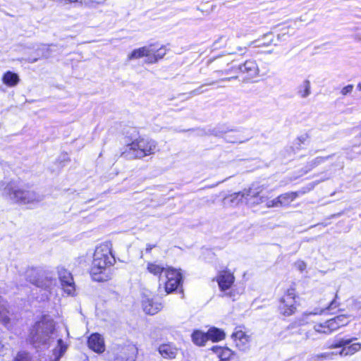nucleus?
<instances>
[{"mask_svg": "<svg viewBox=\"0 0 361 361\" xmlns=\"http://www.w3.org/2000/svg\"><path fill=\"white\" fill-rule=\"evenodd\" d=\"M143 310L148 314H155L162 308L161 304L154 302L153 299L145 298L142 300Z\"/></svg>", "mask_w": 361, "mask_h": 361, "instance_id": "19", "label": "nucleus"}, {"mask_svg": "<svg viewBox=\"0 0 361 361\" xmlns=\"http://www.w3.org/2000/svg\"><path fill=\"white\" fill-rule=\"evenodd\" d=\"M218 75H222L224 74H228L229 73V71L227 70V71H217L215 72Z\"/></svg>", "mask_w": 361, "mask_h": 361, "instance_id": "42", "label": "nucleus"}, {"mask_svg": "<svg viewBox=\"0 0 361 361\" xmlns=\"http://www.w3.org/2000/svg\"><path fill=\"white\" fill-rule=\"evenodd\" d=\"M154 50V45L150 44L149 46H145L138 49H134L128 56V60L138 59L142 57H146L145 61L148 63V59L150 56V53H152Z\"/></svg>", "mask_w": 361, "mask_h": 361, "instance_id": "15", "label": "nucleus"}, {"mask_svg": "<svg viewBox=\"0 0 361 361\" xmlns=\"http://www.w3.org/2000/svg\"><path fill=\"white\" fill-rule=\"evenodd\" d=\"M338 316H344L348 319V324L353 319L361 317V302L355 300H351L348 305V312L341 314Z\"/></svg>", "mask_w": 361, "mask_h": 361, "instance_id": "16", "label": "nucleus"}, {"mask_svg": "<svg viewBox=\"0 0 361 361\" xmlns=\"http://www.w3.org/2000/svg\"><path fill=\"white\" fill-rule=\"evenodd\" d=\"M231 338L235 346L242 351L247 350L250 348V336L243 330V327H235L231 335Z\"/></svg>", "mask_w": 361, "mask_h": 361, "instance_id": "11", "label": "nucleus"}, {"mask_svg": "<svg viewBox=\"0 0 361 361\" xmlns=\"http://www.w3.org/2000/svg\"><path fill=\"white\" fill-rule=\"evenodd\" d=\"M336 299H337V295H336L335 298L331 301V302L330 303V305L327 307V309L333 310V309L336 308V307H338V304L336 301Z\"/></svg>", "mask_w": 361, "mask_h": 361, "instance_id": "38", "label": "nucleus"}, {"mask_svg": "<svg viewBox=\"0 0 361 361\" xmlns=\"http://www.w3.org/2000/svg\"><path fill=\"white\" fill-rule=\"evenodd\" d=\"M262 197V200H264L263 202H266V205L267 207H280V204H279V202L280 200H279V197H276L274 200H267V197L262 196V195H259V193L258 192H255V197H253V200H255V201H259L260 200V197Z\"/></svg>", "mask_w": 361, "mask_h": 361, "instance_id": "31", "label": "nucleus"}, {"mask_svg": "<svg viewBox=\"0 0 361 361\" xmlns=\"http://www.w3.org/2000/svg\"><path fill=\"white\" fill-rule=\"evenodd\" d=\"M357 89H358L360 91H361V83H359V84L357 85Z\"/></svg>", "mask_w": 361, "mask_h": 361, "instance_id": "49", "label": "nucleus"}, {"mask_svg": "<svg viewBox=\"0 0 361 361\" xmlns=\"http://www.w3.org/2000/svg\"><path fill=\"white\" fill-rule=\"evenodd\" d=\"M192 339L194 343L197 345H204L209 340L207 333L205 334L198 330L193 332L192 334Z\"/></svg>", "mask_w": 361, "mask_h": 361, "instance_id": "27", "label": "nucleus"}, {"mask_svg": "<svg viewBox=\"0 0 361 361\" xmlns=\"http://www.w3.org/2000/svg\"><path fill=\"white\" fill-rule=\"evenodd\" d=\"M202 87H203V85L200 87H198L197 89H195V90L192 91V93L194 95H197V94H201V93L204 92V90H202Z\"/></svg>", "mask_w": 361, "mask_h": 361, "instance_id": "40", "label": "nucleus"}, {"mask_svg": "<svg viewBox=\"0 0 361 361\" xmlns=\"http://www.w3.org/2000/svg\"><path fill=\"white\" fill-rule=\"evenodd\" d=\"M80 6L87 8H97L102 3L97 0H78Z\"/></svg>", "mask_w": 361, "mask_h": 361, "instance_id": "32", "label": "nucleus"}, {"mask_svg": "<svg viewBox=\"0 0 361 361\" xmlns=\"http://www.w3.org/2000/svg\"><path fill=\"white\" fill-rule=\"evenodd\" d=\"M42 56L47 58V57H49V54H47V53H43V54H42Z\"/></svg>", "mask_w": 361, "mask_h": 361, "instance_id": "47", "label": "nucleus"}, {"mask_svg": "<svg viewBox=\"0 0 361 361\" xmlns=\"http://www.w3.org/2000/svg\"><path fill=\"white\" fill-rule=\"evenodd\" d=\"M167 267H164L157 262H148L147 264V270L149 273L159 277V281L163 280V276Z\"/></svg>", "mask_w": 361, "mask_h": 361, "instance_id": "20", "label": "nucleus"}, {"mask_svg": "<svg viewBox=\"0 0 361 361\" xmlns=\"http://www.w3.org/2000/svg\"><path fill=\"white\" fill-rule=\"evenodd\" d=\"M11 313L9 310L8 305L1 296H0V322L7 328H10Z\"/></svg>", "mask_w": 361, "mask_h": 361, "instance_id": "17", "label": "nucleus"}, {"mask_svg": "<svg viewBox=\"0 0 361 361\" xmlns=\"http://www.w3.org/2000/svg\"><path fill=\"white\" fill-rule=\"evenodd\" d=\"M78 0H61V2L63 3H75L78 2Z\"/></svg>", "mask_w": 361, "mask_h": 361, "instance_id": "45", "label": "nucleus"}, {"mask_svg": "<svg viewBox=\"0 0 361 361\" xmlns=\"http://www.w3.org/2000/svg\"><path fill=\"white\" fill-rule=\"evenodd\" d=\"M224 138L227 142L230 143H241L245 141V140L243 139L241 133L236 130L224 132Z\"/></svg>", "mask_w": 361, "mask_h": 361, "instance_id": "22", "label": "nucleus"}, {"mask_svg": "<svg viewBox=\"0 0 361 361\" xmlns=\"http://www.w3.org/2000/svg\"><path fill=\"white\" fill-rule=\"evenodd\" d=\"M264 39H267V42H262V39H257L255 41H252L249 44V47H267L269 46L273 41V35L272 33H267L264 35Z\"/></svg>", "mask_w": 361, "mask_h": 361, "instance_id": "30", "label": "nucleus"}, {"mask_svg": "<svg viewBox=\"0 0 361 361\" xmlns=\"http://www.w3.org/2000/svg\"><path fill=\"white\" fill-rule=\"evenodd\" d=\"M56 281L52 278L45 277L44 280L37 281V286L38 287H41L44 288L49 293H51V290L56 286Z\"/></svg>", "mask_w": 361, "mask_h": 361, "instance_id": "29", "label": "nucleus"}, {"mask_svg": "<svg viewBox=\"0 0 361 361\" xmlns=\"http://www.w3.org/2000/svg\"><path fill=\"white\" fill-rule=\"evenodd\" d=\"M348 324V319L344 316H336L324 322L315 324V329L320 335H329L341 327Z\"/></svg>", "mask_w": 361, "mask_h": 361, "instance_id": "5", "label": "nucleus"}, {"mask_svg": "<svg viewBox=\"0 0 361 361\" xmlns=\"http://www.w3.org/2000/svg\"><path fill=\"white\" fill-rule=\"evenodd\" d=\"M113 353L112 361H135L137 348L135 344L128 343L114 347Z\"/></svg>", "mask_w": 361, "mask_h": 361, "instance_id": "7", "label": "nucleus"}, {"mask_svg": "<svg viewBox=\"0 0 361 361\" xmlns=\"http://www.w3.org/2000/svg\"><path fill=\"white\" fill-rule=\"evenodd\" d=\"M88 347L97 353H102L105 350V344L103 337L97 334H92L87 341Z\"/></svg>", "mask_w": 361, "mask_h": 361, "instance_id": "14", "label": "nucleus"}, {"mask_svg": "<svg viewBox=\"0 0 361 361\" xmlns=\"http://www.w3.org/2000/svg\"><path fill=\"white\" fill-rule=\"evenodd\" d=\"M295 292L289 289L280 300L279 310L285 316L293 314L296 310Z\"/></svg>", "mask_w": 361, "mask_h": 361, "instance_id": "9", "label": "nucleus"}, {"mask_svg": "<svg viewBox=\"0 0 361 361\" xmlns=\"http://www.w3.org/2000/svg\"><path fill=\"white\" fill-rule=\"evenodd\" d=\"M115 262L111 243L105 242L98 245L94 250L90 268L92 279L99 282L111 279L113 275L111 267Z\"/></svg>", "mask_w": 361, "mask_h": 361, "instance_id": "1", "label": "nucleus"}, {"mask_svg": "<svg viewBox=\"0 0 361 361\" xmlns=\"http://www.w3.org/2000/svg\"><path fill=\"white\" fill-rule=\"evenodd\" d=\"M154 247L155 245L147 244L146 247V252H149Z\"/></svg>", "mask_w": 361, "mask_h": 361, "instance_id": "43", "label": "nucleus"}, {"mask_svg": "<svg viewBox=\"0 0 361 361\" xmlns=\"http://www.w3.org/2000/svg\"><path fill=\"white\" fill-rule=\"evenodd\" d=\"M182 274L180 270L167 267L163 280L160 281V284L164 285V289L166 293H171L177 290L182 283Z\"/></svg>", "mask_w": 361, "mask_h": 361, "instance_id": "6", "label": "nucleus"}, {"mask_svg": "<svg viewBox=\"0 0 361 361\" xmlns=\"http://www.w3.org/2000/svg\"><path fill=\"white\" fill-rule=\"evenodd\" d=\"M298 196V192H287L279 196L280 207L289 205Z\"/></svg>", "mask_w": 361, "mask_h": 361, "instance_id": "26", "label": "nucleus"}, {"mask_svg": "<svg viewBox=\"0 0 361 361\" xmlns=\"http://www.w3.org/2000/svg\"><path fill=\"white\" fill-rule=\"evenodd\" d=\"M208 338L213 341L223 340L225 337V333L221 329L213 327L207 331Z\"/></svg>", "mask_w": 361, "mask_h": 361, "instance_id": "28", "label": "nucleus"}, {"mask_svg": "<svg viewBox=\"0 0 361 361\" xmlns=\"http://www.w3.org/2000/svg\"><path fill=\"white\" fill-rule=\"evenodd\" d=\"M319 335H320V334L316 331L314 324L312 329H310L305 333V339L312 341L317 340L319 338Z\"/></svg>", "mask_w": 361, "mask_h": 361, "instance_id": "33", "label": "nucleus"}, {"mask_svg": "<svg viewBox=\"0 0 361 361\" xmlns=\"http://www.w3.org/2000/svg\"><path fill=\"white\" fill-rule=\"evenodd\" d=\"M166 49L164 46L157 48L154 46V50L150 53V56L148 59V63H154L159 59H162L166 54Z\"/></svg>", "mask_w": 361, "mask_h": 361, "instance_id": "23", "label": "nucleus"}, {"mask_svg": "<svg viewBox=\"0 0 361 361\" xmlns=\"http://www.w3.org/2000/svg\"><path fill=\"white\" fill-rule=\"evenodd\" d=\"M295 267L298 269H299L300 271H304L306 269V263L303 261L299 260L295 262Z\"/></svg>", "mask_w": 361, "mask_h": 361, "instance_id": "35", "label": "nucleus"}, {"mask_svg": "<svg viewBox=\"0 0 361 361\" xmlns=\"http://www.w3.org/2000/svg\"><path fill=\"white\" fill-rule=\"evenodd\" d=\"M57 271L64 292L69 295H73L75 293V287L72 274L63 267H59Z\"/></svg>", "mask_w": 361, "mask_h": 361, "instance_id": "10", "label": "nucleus"}, {"mask_svg": "<svg viewBox=\"0 0 361 361\" xmlns=\"http://www.w3.org/2000/svg\"><path fill=\"white\" fill-rule=\"evenodd\" d=\"M130 157L142 158L154 154L157 150V142L152 140L140 138L128 145Z\"/></svg>", "mask_w": 361, "mask_h": 361, "instance_id": "4", "label": "nucleus"}, {"mask_svg": "<svg viewBox=\"0 0 361 361\" xmlns=\"http://www.w3.org/2000/svg\"><path fill=\"white\" fill-rule=\"evenodd\" d=\"M323 312H324V310H315L312 312H305L304 314V317H307L310 315L321 314H322Z\"/></svg>", "mask_w": 361, "mask_h": 361, "instance_id": "37", "label": "nucleus"}, {"mask_svg": "<svg viewBox=\"0 0 361 361\" xmlns=\"http://www.w3.org/2000/svg\"><path fill=\"white\" fill-rule=\"evenodd\" d=\"M297 94L301 98H306L311 94V85L308 80H305L297 88Z\"/></svg>", "mask_w": 361, "mask_h": 361, "instance_id": "25", "label": "nucleus"}, {"mask_svg": "<svg viewBox=\"0 0 361 361\" xmlns=\"http://www.w3.org/2000/svg\"><path fill=\"white\" fill-rule=\"evenodd\" d=\"M37 59H30L29 61L31 62V63H34L35 61H37Z\"/></svg>", "mask_w": 361, "mask_h": 361, "instance_id": "48", "label": "nucleus"}, {"mask_svg": "<svg viewBox=\"0 0 361 361\" xmlns=\"http://www.w3.org/2000/svg\"><path fill=\"white\" fill-rule=\"evenodd\" d=\"M235 277L228 271H222L216 276V281L221 291L228 290L234 283Z\"/></svg>", "mask_w": 361, "mask_h": 361, "instance_id": "13", "label": "nucleus"}, {"mask_svg": "<svg viewBox=\"0 0 361 361\" xmlns=\"http://www.w3.org/2000/svg\"><path fill=\"white\" fill-rule=\"evenodd\" d=\"M356 338H344L336 337L332 343L329 345V348H341L339 351L325 352L316 355H313L310 358V361H324L331 360L335 356L339 355L342 357L350 356L361 350V343L352 342L356 340Z\"/></svg>", "mask_w": 361, "mask_h": 361, "instance_id": "2", "label": "nucleus"}, {"mask_svg": "<svg viewBox=\"0 0 361 361\" xmlns=\"http://www.w3.org/2000/svg\"><path fill=\"white\" fill-rule=\"evenodd\" d=\"M13 361H31V356L27 352H19Z\"/></svg>", "mask_w": 361, "mask_h": 361, "instance_id": "34", "label": "nucleus"}, {"mask_svg": "<svg viewBox=\"0 0 361 361\" xmlns=\"http://www.w3.org/2000/svg\"><path fill=\"white\" fill-rule=\"evenodd\" d=\"M324 159L323 157H317L314 161H313V165L314 166H316L320 163H322V161H324Z\"/></svg>", "mask_w": 361, "mask_h": 361, "instance_id": "39", "label": "nucleus"}, {"mask_svg": "<svg viewBox=\"0 0 361 361\" xmlns=\"http://www.w3.org/2000/svg\"><path fill=\"white\" fill-rule=\"evenodd\" d=\"M239 71L245 75L247 80L252 79L259 75V69L254 60H247L238 68Z\"/></svg>", "mask_w": 361, "mask_h": 361, "instance_id": "12", "label": "nucleus"}, {"mask_svg": "<svg viewBox=\"0 0 361 361\" xmlns=\"http://www.w3.org/2000/svg\"><path fill=\"white\" fill-rule=\"evenodd\" d=\"M216 81H211V82H207L206 85H213L216 84Z\"/></svg>", "mask_w": 361, "mask_h": 361, "instance_id": "46", "label": "nucleus"}, {"mask_svg": "<svg viewBox=\"0 0 361 361\" xmlns=\"http://www.w3.org/2000/svg\"><path fill=\"white\" fill-rule=\"evenodd\" d=\"M255 192L252 189H249L247 190H244L242 192L233 193L228 197H226L224 200V203L226 204H228L229 206H236L239 204L243 200L245 199L247 203H250L252 204H259L262 203L264 200H262V197H260L259 201L253 200V197H255Z\"/></svg>", "mask_w": 361, "mask_h": 361, "instance_id": "8", "label": "nucleus"}, {"mask_svg": "<svg viewBox=\"0 0 361 361\" xmlns=\"http://www.w3.org/2000/svg\"><path fill=\"white\" fill-rule=\"evenodd\" d=\"M3 82L8 87H14L19 82V77L16 73L11 71H7L2 78Z\"/></svg>", "mask_w": 361, "mask_h": 361, "instance_id": "24", "label": "nucleus"}, {"mask_svg": "<svg viewBox=\"0 0 361 361\" xmlns=\"http://www.w3.org/2000/svg\"><path fill=\"white\" fill-rule=\"evenodd\" d=\"M237 78H238L237 76L225 78L221 79V81H230V80H233V79H237Z\"/></svg>", "mask_w": 361, "mask_h": 361, "instance_id": "44", "label": "nucleus"}, {"mask_svg": "<svg viewBox=\"0 0 361 361\" xmlns=\"http://www.w3.org/2000/svg\"><path fill=\"white\" fill-rule=\"evenodd\" d=\"M159 352L164 358L173 359L176 357L178 350L172 343H164L159 347Z\"/></svg>", "mask_w": 361, "mask_h": 361, "instance_id": "18", "label": "nucleus"}, {"mask_svg": "<svg viewBox=\"0 0 361 361\" xmlns=\"http://www.w3.org/2000/svg\"><path fill=\"white\" fill-rule=\"evenodd\" d=\"M48 48H49V47H48L47 46H46V45H44V46H43V49H48Z\"/></svg>", "mask_w": 361, "mask_h": 361, "instance_id": "50", "label": "nucleus"}, {"mask_svg": "<svg viewBox=\"0 0 361 361\" xmlns=\"http://www.w3.org/2000/svg\"><path fill=\"white\" fill-rule=\"evenodd\" d=\"M1 185L4 192L11 200L26 204L39 202L42 200V197L33 190L28 189L27 186L21 185L18 180H11L5 186Z\"/></svg>", "mask_w": 361, "mask_h": 361, "instance_id": "3", "label": "nucleus"}, {"mask_svg": "<svg viewBox=\"0 0 361 361\" xmlns=\"http://www.w3.org/2000/svg\"><path fill=\"white\" fill-rule=\"evenodd\" d=\"M212 350L219 358V361H231L233 358V353L228 348L214 346Z\"/></svg>", "mask_w": 361, "mask_h": 361, "instance_id": "21", "label": "nucleus"}, {"mask_svg": "<svg viewBox=\"0 0 361 361\" xmlns=\"http://www.w3.org/2000/svg\"><path fill=\"white\" fill-rule=\"evenodd\" d=\"M237 50L240 53L241 55H243L247 51V47H238Z\"/></svg>", "mask_w": 361, "mask_h": 361, "instance_id": "41", "label": "nucleus"}, {"mask_svg": "<svg viewBox=\"0 0 361 361\" xmlns=\"http://www.w3.org/2000/svg\"><path fill=\"white\" fill-rule=\"evenodd\" d=\"M353 85H348L344 87L341 90V94L343 95H346L348 93H350L353 91Z\"/></svg>", "mask_w": 361, "mask_h": 361, "instance_id": "36", "label": "nucleus"}]
</instances>
